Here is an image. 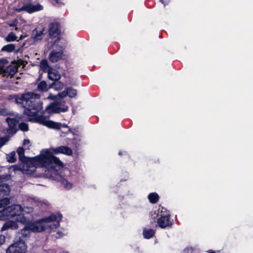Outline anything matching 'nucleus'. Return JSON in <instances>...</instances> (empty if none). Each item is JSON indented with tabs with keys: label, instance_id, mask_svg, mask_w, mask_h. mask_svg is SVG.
<instances>
[{
	"label": "nucleus",
	"instance_id": "1",
	"mask_svg": "<svg viewBox=\"0 0 253 253\" xmlns=\"http://www.w3.org/2000/svg\"><path fill=\"white\" fill-rule=\"evenodd\" d=\"M19 160L22 162L21 165L13 166L14 170H19L23 173L31 174L34 173L37 168H42L44 171V176L53 179L60 180L64 187L68 190L72 188L73 184L68 178L70 171L68 169L64 170V177L58 175V170L63 167V164L57 158L53 157L48 150H42L39 156L34 158H26L24 149L19 147L17 150Z\"/></svg>",
	"mask_w": 253,
	"mask_h": 253
},
{
	"label": "nucleus",
	"instance_id": "2",
	"mask_svg": "<svg viewBox=\"0 0 253 253\" xmlns=\"http://www.w3.org/2000/svg\"><path fill=\"white\" fill-rule=\"evenodd\" d=\"M40 95L33 92H27L19 95H9L7 97L9 100L14 101L16 104H21L25 108L24 114L28 117L30 122L34 117L42 109V103L39 100Z\"/></svg>",
	"mask_w": 253,
	"mask_h": 253
},
{
	"label": "nucleus",
	"instance_id": "3",
	"mask_svg": "<svg viewBox=\"0 0 253 253\" xmlns=\"http://www.w3.org/2000/svg\"><path fill=\"white\" fill-rule=\"evenodd\" d=\"M62 217V215L60 213H53L37 221L30 222L29 225L32 231L34 232H41L46 228L53 230L59 226Z\"/></svg>",
	"mask_w": 253,
	"mask_h": 253
},
{
	"label": "nucleus",
	"instance_id": "4",
	"mask_svg": "<svg viewBox=\"0 0 253 253\" xmlns=\"http://www.w3.org/2000/svg\"><path fill=\"white\" fill-rule=\"evenodd\" d=\"M166 209L162 207L153 211L151 213L152 218L155 219L159 217L157 222L162 228H165L171 226L172 223L170 220L169 214L166 212Z\"/></svg>",
	"mask_w": 253,
	"mask_h": 253
},
{
	"label": "nucleus",
	"instance_id": "5",
	"mask_svg": "<svg viewBox=\"0 0 253 253\" xmlns=\"http://www.w3.org/2000/svg\"><path fill=\"white\" fill-rule=\"evenodd\" d=\"M24 210L20 205L16 204L8 206L0 211V220H5L8 218L17 217Z\"/></svg>",
	"mask_w": 253,
	"mask_h": 253
},
{
	"label": "nucleus",
	"instance_id": "6",
	"mask_svg": "<svg viewBox=\"0 0 253 253\" xmlns=\"http://www.w3.org/2000/svg\"><path fill=\"white\" fill-rule=\"evenodd\" d=\"M33 122L38 123L50 128L59 129L61 127L68 128L66 124H62L49 120L46 117L43 115H38L31 119Z\"/></svg>",
	"mask_w": 253,
	"mask_h": 253
},
{
	"label": "nucleus",
	"instance_id": "7",
	"mask_svg": "<svg viewBox=\"0 0 253 253\" xmlns=\"http://www.w3.org/2000/svg\"><path fill=\"white\" fill-rule=\"evenodd\" d=\"M43 9V6L39 3L34 4L31 2L27 1L19 3L17 7H13V10L17 12L25 11L29 13L40 11Z\"/></svg>",
	"mask_w": 253,
	"mask_h": 253
},
{
	"label": "nucleus",
	"instance_id": "8",
	"mask_svg": "<svg viewBox=\"0 0 253 253\" xmlns=\"http://www.w3.org/2000/svg\"><path fill=\"white\" fill-rule=\"evenodd\" d=\"M53 47L57 50L53 49L49 54V60L52 62H56L61 59L63 50L65 47V44L62 43L59 39L56 40L53 43Z\"/></svg>",
	"mask_w": 253,
	"mask_h": 253
},
{
	"label": "nucleus",
	"instance_id": "9",
	"mask_svg": "<svg viewBox=\"0 0 253 253\" xmlns=\"http://www.w3.org/2000/svg\"><path fill=\"white\" fill-rule=\"evenodd\" d=\"M27 246L22 239L11 244L6 249V253H26Z\"/></svg>",
	"mask_w": 253,
	"mask_h": 253
},
{
	"label": "nucleus",
	"instance_id": "10",
	"mask_svg": "<svg viewBox=\"0 0 253 253\" xmlns=\"http://www.w3.org/2000/svg\"><path fill=\"white\" fill-rule=\"evenodd\" d=\"M46 150L49 151L52 154V156L53 157L55 156H53V153L55 154H63L66 155L71 156L72 154V150L69 147L66 146H61L54 148H51L50 149H46ZM56 158V157H55ZM57 158V157H56ZM57 159L60 161L58 158Z\"/></svg>",
	"mask_w": 253,
	"mask_h": 253
},
{
	"label": "nucleus",
	"instance_id": "11",
	"mask_svg": "<svg viewBox=\"0 0 253 253\" xmlns=\"http://www.w3.org/2000/svg\"><path fill=\"white\" fill-rule=\"evenodd\" d=\"M18 71V68L15 64H7L0 74L6 78H11Z\"/></svg>",
	"mask_w": 253,
	"mask_h": 253
},
{
	"label": "nucleus",
	"instance_id": "12",
	"mask_svg": "<svg viewBox=\"0 0 253 253\" xmlns=\"http://www.w3.org/2000/svg\"><path fill=\"white\" fill-rule=\"evenodd\" d=\"M68 109L67 106L64 107H59V105L56 103L51 104L47 106L45 108V111L49 114L50 113H59L60 112H65Z\"/></svg>",
	"mask_w": 253,
	"mask_h": 253
},
{
	"label": "nucleus",
	"instance_id": "13",
	"mask_svg": "<svg viewBox=\"0 0 253 253\" xmlns=\"http://www.w3.org/2000/svg\"><path fill=\"white\" fill-rule=\"evenodd\" d=\"M18 228V224L16 221L8 220L3 224L0 229V231L2 232L3 231L8 229L14 230H17Z\"/></svg>",
	"mask_w": 253,
	"mask_h": 253
},
{
	"label": "nucleus",
	"instance_id": "14",
	"mask_svg": "<svg viewBox=\"0 0 253 253\" xmlns=\"http://www.w3.org/2000/svg\"><path fill=\"white\" fill-rule=\"evenodd\" d=\"M6 121L9 126L8 131L13 133H16L17 130V126L18 121L15 118H7Z\"/></svg>",
	"mask_w": 253,
	"mask_h": 253
},
{
	"label": "nucleus",
	"instance_id": "15",
	"mask_svg": "<svg viewBox=\"0 0 253 253\" xmlns=\"http://www.w3.org/2000/svg\"><path fill=\"white\" fill-rule=\"evenodd\" d=\"M48 32L50 37H57L60 32L58 23L56 22L51 23L49 25Z\"/></svg>",
	"mask_w": 253,
	"mask_h": 253
},
{
	"label": "nucleus",
	"instance_id": "16",
	"mask_svg": "<svg viewBox=\"0 0 253 253\" xmlns=\"http://www.w3.org/2000/svg\"><path fill=\"white\" fill-rule=\"evenodd\" d=\"M43 32V28H36L32 31L31 37L35 42H38L42 39L44 35Z\"/></svg>",
	"mask_w": 253,
	"mask_h": 253
},
{
	"label": "nucleus",
	"instance_id": "17",
	"mask_svg": "<svg viewBox=\"0 0 253 253\" xmlns=\"http://www.w3.org/2000/svg\"><path fill=\"white\" fill-rule=\"evenodd\" d=\"M48 78L51 81H58L61 78L59 73L54 68H49L47 71Z\"/></svg>",
	"mask_w": 253,
	"mask_h": 253
},
{
	"label": "nucleus",
	"instance_id": "18",
	"mask_svg": "<svg viewBox=\"0 0 253 253\" xmlns=\"http://www.w3.org/2000/svg\"><path fill=\"white\" fill-rule=\"evenodd\" d=\"M77 95V90L72 87H68L66 90H64L58 94L59 98H63L67 95L70 97H74Z\"/></svg>",
	"mask_w": 253,
	"mask_h": 253
},
{
	"label": "nucleus",
	"instance_id": "19",
	"mask_svg": "<svg viewBox=\"0 0 253 253\" xmlns=\"http://www.w3.org/2000/svg\"><path fill=\"white\" fill-rule=\"evenodd\" d=\"M31 231L29 225H25L22 229L17 232V234L19 236V239L21 238L29 237Z\"/></svg>",
	"mask_w": 253,
	"mask_h": 253
},
{
	"label": "nucleus",
	"instance_id": "20",
	"mask_svg": "<svg viewBox=\"0 0 253 253\" xmlns=\"http://www.w3.org/2000/svg\"><path fill=\"white\" fill-rule=\"evenodd\" d=\"M10 192L9 186L6 184L0 185V197L7 196Z\"/></svg>",
	"mask_w": 253,
	"mask_h": 253
},
{
	"label": "nucleus",
	"instance_id": "21",
	"mask_svg": "<svg viewBox=\"0 0 253 253\" xmlns=\"http://www.w3.org/2000/svg\"><path fill=\"white\" fill-rule=\"evenodd\" d=\"M16 221L17 222H20L22 224L25 225H29L30 224L31 221L30 219L22 214V213H20L19 215L16 217Z\"/></svg>",
	"mask_w": 253,
	"mask_h": 253
},
{
	"label": "nucleus",
	"instance_id": "22",
	"mask_svg": "<svg viewBox=\"0 0 253 253\" xmlns=\"http://www.w3.org/2000/svg\"><path fill=\"white\" fill-rule=\"evenodd\" d=\"M48 88L47 84L45 81H41L37 85V90L39 91H47Z\"/></svg>",
	"mask_w": 253,
	"mask_h": 253
},
{
	"label": "nucleus",
	"instance_id": "23",
	"mask_svg": "<svg viewBox=\"0 0 253 253\" xmlns=\"http://www.w3.org/2000/svg\"><path fill=\"white\" fill-rule=\"evenodd\" d=\"M143 234L145 238L150 239L154 235L155 231L154 230L151 229H144Z\"/></svg>",
	"mask_w": 253,
	"mask_h": 253
},
{
	"label": "nucleus",
	"instance_id": "24",
	"mask_svg": "<svg viewBox=\"0 0 253 253\" xmlns=\"http://www.w3.org/2000/svg\"><path fill=\"white\" fill-rule=\"evenodd\" d=\"M15 49V45L14 44H8L3 46L1 48V51L11 52L14 51Z\"/></svg>",
	"mask_w": 253,
	"mask_h": 253
},
{
	"label": "nucleus",
	"instance_id": "25",
	"mask_svg": "<svg viewBox=\"0 0 253 253\" xmlns=\"http://www.w3.org/2000/svg\"><path fill=\"white\" fill-rule=\"evenodd\" d=\"M149 201L151 203H156L159 200V195L156 193H152L149 194L148 196Z\"/></svg>",
	"mask_w": 253,
	"mask_h": 253
},
{
	"label": "nucleus",
	"instance_id": "26",
	"mask_svg": "<svg viewBox=\"0 0 253 253\" xmlns=\"http://www.w3.org/2000/svg\"><path fill=\"white\" fill-rule=\"evenodd\" d=\"M16 154L15 152L13 151L10 152L9 154H7L6 156L7 161L11 163H15L16 161V159L15 158Z\"/></svg>",
	"mask_w": 253,
	"mask_h": 253
},
{
	"label": "nucleus",
	"instance_id": "27",
	"mask_svg": "<svg viewBox=\"0 0 253 253\" xmlns=\"http://www.w3.org/2000/svg\"><path fill=\"white\" fill-rule=\"evenodd\" d=\"M10 204V200L8 198L0 199V209L3 208ZM1 210H0L1 211Z\"/></svg>",
	"mask_w": 253,
	"mask_h": 253
},
{
	"label": "nucleus",
	"instance_id": "28",
	"mask_svg": "<svg viewBox=\"0 0 253 253\" xmlns=\"http://www.w3.org/2000/svg\"><path fill=\"white\" fill-rule=\"evenodd\" d=\"M17 37L13 32H10L5 38V40L7 42H11L17 40Z\"/></svg>",
	"mask_w": 253,
	"mask_h": 253
},
{
	"label": "nucleus",
	"instance_id": "29",
	"mask_svg": "<svg viewBox=\"0 0 253 253\" xmlns=\"http://www.w3.org/2000/svg\"><path fill=\"white\" fill-rule=\"evenodd\" d=\"M64 85L61 82H57L52 84L50 87L53 88L55 90H59L63 88Z\"/></svg>",
	"mask_w": 253,
	"mask_h": 253
},
{
	"label": "nucleus",
	"instance_id": "30",
	"mask_svg": "<svg viewBox=\"0 0 253 253\" xmlns=\"http://www.w3.org/2000/svg\"><path fill=\"white\" fill-rule=\"evenodd\" d=\"M7 64H8V61L7 59L4 58L0 59V73Z\"/></svg>",
	"mask_w": 253,
	"mask_h": 253
},
{
	"label": "nucleus",
	"instance_id": "31",
	"mask_svg": "<svg viewBox=\"0 0 253 253\" xmlns=\"http://www.w3.org/2000/svg\"><path fill=\"white\" fill-rule=\"evenodd\" d=\"M18 127L23 131H27L29 129L28 125L25 123H20L18 125Z\"/></svg>",
	"mask_w": 253,
	"mask_h": 253
},
{
	"label": "nucleus",
	"instance_id": "32",
	"mask_svg": "<svg viewBox=\"0 0 253 253\" xmlns=\"http://www.w3.org/2000/svg\"><path fill=\"white\" fill-rule=\"evenodd\" d=\"M41 66L42 68L43 69L44 72H47L49 68H51L49 67L46 61H42L41 63Z\"/></svg>",
	"mask_w": 253,
	"mask_h": 253
},
{
	"label": "nucleus",
	"instance_id": "33",
	"mask_svg": "<svg viewBox=\"0 0 253 253\" xmlns=\"http://www.w3.org/2000/svg\"><path fill=\"white\" fill-rule=\"evenodd\" d=\"M9 140L8 137H2L0 138V148L2 147Z\"/></svg>",
	"mask_w": 253,
	"mask_h": 253
},
{
	"label": "nucleus",
	"instance_id": "34",
	"mask_svg": "<svg viewBox=\"0 0 253 253\" xmlns=\"http://www.w3.org/2000/svg\"><path fill=\"white\" fill-rule=\"evenodd\" d=\"M5 241V237L2 234H0V246L4 243Z\"/></svg>",
	"mask_w": 253,
	"mask_h": 253
},
{
	"label": "nucleus",
	"instance_id": "35",
	"mask_svg": "<svg viewBox=\"0 0 253 253\" xmlns=\"http://www.w3.org/2000/svg\"><path fill=\"white\" fill-rule=\"evenodd\" d=\"M193 249L192 248H187L183 251V253H193Z\"/></svg>",
	"mask_w": 253,
	"mask_h": 253
},
{
	"label": "nucleus",
	"instance_id": "36",
	"mask_svg": "<svg viewBox=\"0 0 253 253\" xmlns=\"http://www.w3.org/2000/svg\"><path fill=\"white\" fill-rule=\"evenodd\" d=\"M18 23L17 20L15 19L13 22L8 24L9 27H16Z\"/></svg>",
	"mask_w": 253,
	"mask_h": 253
},
{
	"label": "nucleus",
	"instance_id": "37",
	"mask_svg": "<svg viewBox=\"0 0 253 253\" xmlns=\"http://www.w3.org/2000/svg\"><path fill=\"white\" fill-rule=\"evenodd\" d=\"M80 140H77V139H74L73 141V144L75 145V146L76 148H77L79 145V144L78 143V141H79Z\"/></svg>",
	"mask_w": 253,
	"mask_h": 253
},
{
	"label": "nucleus",
	"instance_id": "38",
	"mask_svg": "<svg viewBox=\"0 0 253 253\" xmlns=\"http://www.w3.org/2000/svg\"><path fill=\"white\" fill-rule=\"evenodd\" d=\"M34 203L37 206H42L43 203L41 202V201H38V200H37V201H34Z\"/></svg>",
	"mask_w": 253,
	"mask_h": 253
},
{
	"label": "nucleus",
	"instance_id": "39",
	"mask_svg": "<svg viewBox=\"0 0 253 253\" xmlns=\"http://www.w3.org/2000/svg\"><path fill=\"white\" fill-rule=\"evenodd\" d=\"M30 140L29 139H24L23 144L24 146L28 145L30 144Z\"/></svg>",
	"mask_w": 253,
	"mask_h": 253
},
{
	"label": "nucleus",
	"instance_id": "40",
	"mask_svg": "<svg viewBox=\"0 0 253 253\" xmlns=\"http://www.w3.org/2000/svg\"><path fill=\"white\" fill-rule=\"evenodd\" d=\"M160 1L164 5H165L169 3V0H160Z\"/></svg>",
	"mask_w": 253,
	"mask_h": 253
},
{
	"label": "nucleus",
	"instance_id": "41",
	"mask_svg": "<svg viewBox=\"0 0 253 253\" xmlns=\"http://www.w3.org/2000/svg\"><path fill=\"white\" fill-rule=\"evenodd\" d=\"M28 211H27L28 212H31L32 211H33V209L31 208H27Z\"/></svg>",
	"mask_w": 253,
	"mask_h": 253
},
{
	"label": "nucleus",
	"instance_id": "42",
	"mask_svg": "<svg viewBox=\"0 0 253 253\" xmlns=\"http://www.w3.org/2000/svg\"><path fill=\"white\" fill-rule=\"evenodd\" d=\"M56 2L57 3H63L62 2H61V0H56Z\"/></svg>",
	"mask_w": 253,
	"mask_h": 253
},
{
	"label": "nucleus",
	"instance_id": "43",
	"mask_svg": "<svg viewBox=\"0 0 253 253\" xmlns=\"http://www.w3.org/2000/svg\"><path fill=\"white\" fill-rule=\"evenodd\" d=\"M57 234L59 235V236H61V234H62V232H58Z\"/></svg>",
	"mask_w": 253,
	"mask_h": 253
},
{
	"label": "nucleus",
	"instance_id": "44",
	"mask_svg": "<svg viewBox=\"0 0 253 253\" xmlns=\"http://www.w3.org/2000/svg\"><path fill=\"white\" fill-rule=\"evenodd\" d=\"M122 152L121 151H120V152H119V155H122Z\"/></svg>",
	"mask_w": 253,
	"mask_h": 253
},
{
	"label": "nucleus",
	"instance_id": "45",
	"mask_svg": "<svg viewBox=\"0 0 253 253\" xmlns=\"http://www.w3.org/2000/svg\"><path fill=\"white\" fill-rule=\"evenodd\" d=\"M209 253H215L214 252H209Z\"/></svg>",
	"mask_w": 253,
	"mask_h": 253
},
{
	"label": "nucleus",
	"instance_id": "46",
	"mask_svg": "<svg viewBox=\"0 0 253 253\" xmlns=\"http://www.w3.org/2000/svg\"><path fill=\"white\" fill-rule=\"evenodd\" d=\"M5 253H6V252Z\"/></svg>",
	"mask_w": 253,
	"mask_h": 253
}]
</instances>
